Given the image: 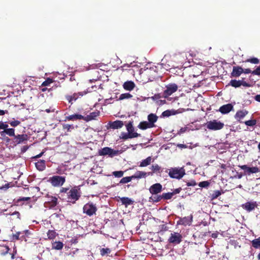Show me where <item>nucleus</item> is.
I'll list each match as a JSON object with an SVG mask.
<instances>
[{"instance_id":"393cba45","label":"nucleus","mask_w":260,"mask_h":260,"mask_svg":"<svg viewBox=\"0 0 260 260\" xmlns=\"http://www.w3.org/2000/svg\"><path fill=\"white\" fill-rule=\"evenodd\" d=\"M6 134L10 137H15V129L14 128H6L5 131L1 132V135L2 136H4V134Z\"/></svg>"},{"instance_id":"9d476101","label":"nucleus","mask_w":260,"mask_h":260,"mask_svg":"<svg viewBox=\"0 0 260 260\" xmlns=\"http://www.w3.org/2000/svg\"><path fill=\"white\" fill-rule=\"evenodd\" d=\"M239 167L244 171L245 175L256 173L259 171V168L257 167H249L247 165H242L239 166Z\"/></svg>"},{"instance_id":"7ed1b4c3","label":"nucleus","mask_w":260,"mask_h":260,"mask_svg":"<svg viewBox=\"0 0 260 260\" xmlns=\"http://www.w3.org/2000/svg\"><path fill=\"white\" fill-rule=\"evenodd\" d=\"M185 170L183 168H174L169 170V175L172 178L180 179L185 175Z\"/></svg>"},{"instance_id":"338daca9","label":"nucleus","mask_w":260,"mask_h":260,"mask_svg":"<svg viewBox=\"0 0 260 260\" xmlns=\"http://www.w3.org/2000/svg\"><path fill=\"white\" fill-rule=\"evenodd\" d=\"M8 113V111L7 110H0V116L4 115L5 114H7Z\"/></svg>"},{"instance_id":"69168bd1","label":"nucleus","mask_w":260,"mask_h":260,"mask_svg":"<svg viewBox=\"0 0 260 260\" xmlns=\"http://www.w3.org/2000/svg\"><path fill=\"white\" fill-rule=\"evenodd\" d=\"M254 99L255 101L260 103V94H257L254 97Z\"/></svg>"},{"instance_id":"39448f33","label":"nucleus","mask_w":260,"mask_h":260,"mask_svg":"<svg viewBox=\"0 0 260 260\" xmlns=\"http://www.w3.org/2000/svg\"><path fill=\"white\" fill-rule=\"evenodd\" d=\"M206 126L208 129L218 131L224 127V123L217 120H213L208 121L206 123Z\"/></svg>"},{"instance_id":"c756f323","label":"nucleus","mask_w":260,"mask_h":260,"mask_svg":"<svg viewBox=\"0 0 260 260\" xmlns=\"http://www.w3.org/2000/svg\"><path fill=\"white\" fill-rule=\"evenodd\" d=\"M63 244L60 241L55 242L52 244V248L56 250H60L63 248Z\"/></svg>"},{"instance_id":"13d9d810","label":"nucleus","mask_w":260,"mask_h":260,"mask_svg":"<svg viewBox=\"0 0 260 260\" xmlns=\"http://www.w3.org/2000/svg\"><path fill=\"white\" fill-rule=\"evenodd\" d=\"M69 188H65V187H62L61 188V189H60V192L61 193H66L67 195L68 194V191H69Z\"/></svg>"},{"instance_id":"5fc2aeb1","label":"nucleus","mask_w":260,"mask_h":260,"mask_svg":"<svg viewBox=\"0 0 260 260\" xmlns=\"http://www.w3.org/2000/svg\"><path fill=\"white\" fill-rule=\"evenodd\" d=\"M196 182L194 180H191L190 181L187 183V185L188 186H194L196 185Z\"/></svg>"},{"instance_id":"ea45409f","label":"nucleus","mask_w":260,"mask_h":260,"mask_svg":"<svg viewBox=\"0 0 260 260\" xmlns=\"http://www.w3.org/2000/svg\"><path fill=\"white\" fill-rule=\"evenodd\" d=\"M110 252H111V250L108 248H103L100 250V253H101V255L102 256H104L106 254H109Z\"/></svg>"},{"instance_id":"5701e85b","label":"nucleus","mask_w":260,"mask_h":260,"mask_svg":"<svg viewBox=\"0 0 260 260\" xmlns=\"http://www.w3.org/2000/svg\"><path fill=\"white\" fill-rule=\"evenodd\" d=\"M36 168L39 171H43L46 168L45 161L44 160H40L35 164Z\"/></svg>"},{"instance_id":"cd10ccee","label":"nucleus","mask_w":260,"mask_h":260,"mask_svg":"<svg viewBox=\"0 0 260 260\" xmlns=\"http://www.w3.org/2000/svg\"><path fill=\"white\" fill-rule=\"evenodd\" d=\"M151 161V157L149 156L147 158H146V159L143 160L141 162L139 166L141 167H146L150 164Z\"/></svg>"},{"instance_id":"79ce46f5","label":"nucleus","mask_w":260,"mask_h":260,"mask_svg":"<svg viewBox=\"0 0 260 260\" xmlns=\"http://www.w3.org/2000/svg\"><path fill=\"white\" fill-rule=\"evenodd\" d=\"M245 62H250L253 64H258L259 63V60L257 58L253 57L251 58L247 59L245 60Z\"/></svg>"},{"instance_id":"72a5a7b5","label":"nucleus","mask_w":260,"mask_h":260,"mask_svg":"<svg viewBox=\"0 0 260 260\" xmlns=\"http://www.w3.org/2000/svg\"><path fill=\"white\" fill-rule=\"evenodd\" d=\"M222 193H223V191H221L220 190H215L213 191L212 194H211V199L212 200H214L217 199L219 196Z\"/></svg>"},{"instance_id":"f257e3e1","label":"nucleus","mask_w":260,"mask_h":260,"mask_svg":"<svg viewBox=\"0 0 260 260\" xmlns=\"http://www.w3.org/2000/svg\"><path fill=\"white\" fill-rule=\"evenodd\" d=\"M127 133L122 132L121 133L120 138L122 140H127L140 137L141 135L135 132V128L133 126V121H130L125 125Z\"/></svg>"},{"instance_id":"4d7b16f0","label":"nucleus","mask_w":260,"mask_h":260,"mask_svg":"<svg viewBox=\"0 0 260 260\" xmlns=\"http://www.w3.org/2000/svg\"><path fill=\"white\" fill-rule=\"evenodd\" d=\"M8 125L6 124H4L3 122L0 123V129H4L5 131Z\"/></svg>"},{"instance_id":"de8ad7c7","label":"nucleus","mask_w":260,"mask_h":260,"mask_svg":"<svg viewBox=\"0 0 260 260\" xmlns=\"http://www.w3.org/2000/svg\"><path fill=\"white\" fill-rule=\"evenodd\" d=\"M21 233L20 232H17L15 234H13L12 235V240H18L19 239V236Z\"/></svg>"},{"instance_id":"f03ea898","label":"nucleus","mask_w":260,"mask_h":260,"mask_svg":"<svg viewBox=\"0 0 260 260\" xmlns=\"http://www.w3.org/2000/svg\"><path fill=\"white\" fill-rule=\"evenodd\" d=\"M80 189H78L77 186H75L72 188L68 191L67 196V202L75 203V202L78 200L81 196L80 192L79 191Z\"/></svg>"},{"instance_id":"a878e982","label":"nucleus","mask_w":260,"mask_h":260,"mask_svg":"<svg viewBox=\"0 0 260 260\" xmlns=\"http://www.w3.org/2000/svg\"><path fill=\"white\" fill-rule=\"evenodd\" d=\"M162 200L161 194L158 195L157 194L155 195H152V196L149 198V201L153 203H158Z\"/></svg>"},{"instance_id":"0eeeda50","label":"nucleus","mask_w":260,"mask_h":260,"mask_svg":"<svg viewBox=\"0 0 260 260\" xmlns=\"http://www.w3.org/2000/svg\"><path fill=\"white\" fill-rule=\"evenodd\" d=\"M178 88V85L175 83H170L166 86V89L164 91L163 96L167 98L173 93L175 92Z\"/></svg>"},{"instance_id":"9b49d317","label":"nucleus","mask_w":260,"mask_h":260,"mask_svg":"<svg viewBox=\"0 0 260 260\" xmlns=\"http://www.w3.org/2000/svg\"><path fill=\"white\" fill-rule=\"evenodd\" d=\"M162 190V186L159 183H156L151 185L149 188V191L152 195L157 194L160 193Z\"/></svg>"},{"instance_id":"412c9836","label":"nucleus","mask_w":260,"mask_h":260,"mask_svg":"<svg viewBox=\"0 0 260 260\" xmlns=\"http://www.w3.org/2000/svg\"><path fill=\"white\" fill-rule=\"evenodd\" d=\"M150 173H146L145 172L138 171L136 173L133 175V179H141L142 178H146L147 175H149Z\"/></svg>"},{"instance_id":"6ab92c4d","label":"nucleus","mask_w":260,"mask_h":260,"mask_svg":"<svg viewBox=\"0 0 260 260\" xmlns=\"http://www.w3.org/2000/svg\"><path fill=\"white\" fill-rule=\"evenodd\" d=\"M100 114V112L99 111L92 112L90 113L87 116H84V118L83 120L86 121H89L93 119H95L96 117H98Z\"/></svg>"},{"instance_id":"58836bf2","label":"nucleus","mask_w":260,"mask_h":260,"mask_svg":"<svg viewBox=\"0 0 260 260\" xmlns=\"http://www.w3.org/2000/svg\"><path fill=\"white\" fill-rule=\"evenodd\" d=\"M62 128L63 129H66L67 132H71V129H73L74 128V126L73 125H71L69 124H63Z\"/></svg>"},{"instance_id":"4468645a","label":"nucleus","mask_w":260,"mask_h":260,"mask_svg":"<svg viewBox=\"0 0 260 260\" xmlns=\"http://www.w3.org/2000/svg\"><path fill=\"white\" fill-rule=\"evenodd\" d=\"M233 109L234 106L232 104H228L221 106L218 111L222 114H226L230 113Z\"/></svg>"},{"instance_id":"052dcab7","label":"nucleus","mask_w":260,"mask_h":260,"mask_svg":"<svg viewBox=\"0 0 260 260\" xmlns=\"http://www.w3.org/2000/svg\"><path fill=\"white\" fill-rule=\"evenodd\" d=\"M183 220H187V218L186 217H184L183 218H181L180 219L178 222H177V224H183V225H185V222L183 221Z\"/></svg>"},{"instance_id":"f3484780","label":"nucleus","mask_w":260,"mask_h":260,"mask_svg":"<svg viewBox=\"0 0 260 260\" xmlns=\"http://www.w3.org/2000/svg\"><path fill=\"white\" fill-rule=\"evenodd\" d=\"M109 125L111 128L115 129L121 128L123 126L124 123L123 121L117 120L116 121L110 122Z\"/></svg>"},{"instance_id":"ddd939ff","label":"nucleus","mask_w":260,"mask_h":260,"mask_svg":"<svg viewBox=\"0 0 260 260\" xmlns=\"http://www.w3.org/2000/svg\"><path fill=\"white\" fill-rule=\"evenodd\" d=\"M242 208L247 212H251L257 207L256 202H247L241 205Z\"/></svg>"},{"instance_id":"aec40b11","label":"nucleus","mask_w":260,"mask_h":260,"mask_svg":"<svg viewBox=\"0 0 260 260\" xmlns=\"http://www.w3.org/2000/svg\"><path fill=\"white\" fill-rule=\"evenodd\" d=\"M248 113V112L246 110L238 111L235 115V118L237 120L240 121L241 119L243 118Z\"/></svg>"},{"instance_id":"09e8293b","label":"nucleus","mask_w":260,"mask_h":260,"mask_svg":"<svg viewBox=\"0 0 260 260\" xmlns=\"http://www.w3.org/2000/svg\"><path fill=\"white\" fill-rule=\"evenodd\" d=\"M30 200V197H22V198H20L19 199H18L16 202L17 203H19V202H21V201H29Z\"/></svg>"},{"instance_id":"473e14b6","label":"nucleus","mask_w":260,"mask_h":260,"mask_svg":"<svg viewBox=\"0 0 260 260\" xmlns=\"http://www.w3.org/2000/svg\"><path fill=\"white\" fill-rule=\"evenodd\" d=\"M162 199L165 200H170L173 197V193L172 192L163 193L161 194Z\"/></svg>"},{"instance_id":"0e129e2a","label":"nucleus","mask_w":260,"mask_h":260,"mask_svg":"<svg viewBox=\"0 0 260 260\" xmlns=\"http://www.w3.org/2000/svg\"><path fill=\"white\" fill-rule=\"evenodd\" d=\"M252 71L250 69H243V72L245 74H249L251 73L252 74Z\"/></svg>"},{"instance_id":"f8f14e48","label":"nucleus","mask_w":260,"mask_h":260,"mask_svg":"<svg viewBox=\"0 0 260 260\" xmlns=\"http://www.w3.org/2000/svg\"><path fill=\"white\" fill-rule=\"evenodd\" d=\"M28 138L29 137L26 134L18 135L15 136L13 142L16 144H22L27 141Z\"/></svg>"},{"instance_id":"c85d7f7f","label":"nucleus","mask_w":260,"mask_h":260,"mask_svg":"<svg viewBox=\"0 0 260 260\" xmlns=\"http://www.w3.org/2000/svg\"><path fill=\"white\" fill-rule=\"evenodd\" d=\"M176 113V111L173 110H167L164 111L162 113L161 116L162 117H169L171 115H175Z\"/></svg>"},{"instance_id":"e433bc0d","label":"nucleus","mask_w":260,"mask_h":260,"mask_svg":"<svg viewBox=\"0 0 260 260\" xmlns=\"http://www.w3.org/2000/svg\"><path fill=\"white\" fill-rule=\"evenodd\" d=\"M132 95L129 93H125L121 94L119 96V100H123L125 99H130L132 97Z\"/></svg>"},{"instance_id":"a211bd4d","label":"nucleus","mask_w":260,"mask_h":260,"mask_svg":"<svg viewBox=\"0 0 260 260\" xmlns=\"http://www.w3.org/2000/svg\"><path fill=\"white\" fill-rule=\"evenodd\" d=\"M147 119L148 122L151 125L152 127L155 126V122H156L158 119V117L155 114L151 113L148 115Z\"/></svg>"},{"instance_id":"603ef678","label":"nucleus","mask_w":260,"mask_h":260,"mask_svg":"<svg viewBox=\"0 0 260 260\" xmlns=\"http://www.w3.org/2000/svg\"><path fill=\"white\" fill-rule=\"evenodd\" d=\"M168 230V227L165 224H161L159 226V231H166Z\"/></svg>"},{"instance_id":"4c0bfd02","label":"nucleus","mask_w":260,"mask_h":260,"mask_svg":"<svg viewBox=\"0 0 260 260\" xmlns=\"http://www.w3.org/2000/svg\"><path fill=\"white\" fill-rule=\"evenodd\" d=\"M256 119H251L245 121L244 123L247 126H253L256 124Z\"/></svg>"},{"instance_id":"6e6d98bb","label":"nucleus","mask_w":260,"mask_h":260,"mask_svg":"<svg viewBox=\"0 0 260 260\" xmlns=\"http://www.w3.org/2000/svg\"><path fill=\"white\" fill-rule=\"evenodd\" d=\"M77 98L78 97L77 96V95L74 94L73 96H69L68 100H69V102H71L73 100L75 101Z\"/></svg>"},{"instance_id":"20e7f679","label":"nucleus","mask_w":260,"mask_h":260,"mask_svg":"<svg viewBox=\"0 0 260 260\" xmlns=\"http://www.w3.org/2000/svg\"><path fill=\"white\" fill-rule=\"evenodd\" d=\"M98 209L95 204L92 202H88L85 204L83 207V212L84 213L91 216L95 214Z\"/></svg>"},{"instance_id":"c03bdc74","label":"nucleus","mask_w":260,"mask_h":260,"mask_svg":"<svg viewBox=\"0 0 260 260\" xmlns=\"http://www.w3.org/2000/svg\"><path fill=\"white\" fill-rule=\"evenodd\" d=\"M50 204L51 207L56 206L57 204V199L55 197H52Z\"/></svg>"},{"instance_id":"37998d69","label":"nucleus","mask_w":260,"mask_h":260,"mask_svg":"<svg viewBox=\"0 0 260 260\" xmlns=\"http://www.w3.org/2000/svg\"><path fill=\"white\" fill-rule=\"evenodd\" d=\"M53 82V80L50 78H48L42 84V86H46L49 85L51 83Z\"/></svg>"},{"instance_id":"a19ab883","label":"nucleus","mask_w":260,"mask_h":260,"mask_svg":"<svg viewBox=\"0 0 260 260\" xmlns=\"http://www.w3.org/2000/svg\"><path fill=\"white\" fill-rule=\"evenodd\" d=\"M210 182L208 181H204L200 182L199 183V186L200 187L202 188H206L208 187L210 185Z\"/></svg>"},{"instance_id":"4be33fe9","label":"nucleus","mask_w":260,"mask_h":260,"mask_svg":"<svg viewBox=\"0 0 260 260\" xmlns=\"http://www.w3.org/2000/svg\"><path fill=\"white\" fill-rule=\"evenodd\" d=\"M123 88L126 90L131 91L134 89L135 84L133 81H128L124 83L123 85Z\"/></svg>"},{"instance_id":"774afa93","label":"nucleus","mask_w":260,"mask_h":260,"mask_svg":"<svg viewBox=\"0 0 260 260\" xmlns=\"http://www.w3.org/2000/svg\"><path fill=\"white\" fill-rule=\"evenodd\" d=\"M28 148V147L27 146H23L22 148H21V152H25L27 150Z\"/></svg>"},{"instance_id":"a18cd8bd","label":"nucleus","mask_w":260,"mask_h":260,"mask_svg":"<svg viewBox=\"0 0 260 260\" xmlns=\"http://www.w3.org/2000/svg\"><path fill=\"white\" fill-rule=\"evenodd\" d=\"M113 175L116 177H121L123 175V172L122 171H114L113 172Z\"/></svg>"},{"instance_id":"2f4dec72","label":"nucleus","mask_w":260,"mask_h":260,"mask_svg":"<svg viewBox=\"0 0 260 260\" xmlns=\"http://www.w3.org/2000/svg\"><path fill=\"white\" fill-rule=\"evenodd\" d=\"M229 85L235 88L239 87L241 86V80H231Z\"/></svg>"},{"instance_id":"1a4fd4ad","label":"nucleus","mask_w":260,"mask_h":260,"mask_svg":"<svg viewBox=\"0 0 260 260\" xmlns=\"http://www.w3.org/2000/svg\"><path fill=\"white\" fill-rule=\"evenodd\" d=\"M118 153V150H115L110 147H105L102 149L99 150V154L101 156H105L108 155L109 156L112 157L115 155H117Z\"/></svg>"},{"instance_id":"c9c22d12","label":"nucleus","mask_w":260,"mask_h":260,"mask_svg":"<svg viewBox=\"0 0 260 260\" xmlns=\"http://www.w3.org/2000/svg\"><path fill=\"white\" fill-rule=\"evenodd\" d=\"M133 179V176L125 177L122 178L120 181V183H126L131 181V180Z\"/></svg>"},{"instance_id":"864d4df0","label":"nucleus","mask_w":260,"mask_h":260,"mask_svg":"<svg viewBox=\"0 0 260 260\" xmlns=\"http://www.w3.org/2000/svg\"><path fill=\"white\" fill-rule=\"evenodd\" d=\"M187 129H188V127H186V126H185V127H181L179 129V131H178V134L181 135V134H183V133H185V132H186Z\"/></svg>"},{"instance_id":"423d86ee","label":"nucleus","mask_w":260,"mask_h":260,"mask_svg":"<svg viewBox=\"0 0 260 260\" xmlns=\"http://www.w3.org/2000/svg\"><path fill=\"white\" fill-rule=\"evenodd\" d=\"M49 181L53 186H60L64 183L66 177L61 176H53L49 178Z\"/></svg>"},{"instance_id":"49530a36","label":"nucleus","mask_w":260,"mask_h":260,"mask_svg":"<svg viewBox=\"0 0 260 260\" xmlns=\"http://www.w3.org/2000/svg\"><path fill=\"white\" fill-rule=\"evenodd\" d=\"M151 169L153 173H155L159 171L160 167L158 165H152L151 167Z\"/></svg>"},{"instance_id":"e2e57ef3","label":"nucleus","mask_w":260,"mask_h":260,"mask_svg":"<svg viewBox=\"0 0 260 260\" xmlns=\"http://www.w3.org/2000/svg\"><path fill=\"white\" fill-rule=\"evenodd\" d=\"M243 85L245 87H250V85L248 83H247L245 81H241V86Z\"/></svg>"},{"instance_id":"3c124183","label":"nucleus","mask_w":260,"mask_h":260,"mask_svg":"<svg viewBox=\"0 0 260 260\" xmlns=\"http://www.w3.org/2000/svg\"><path fill=\"white\" fill-rule=\"evenodd\" d=\"M10 124L12 126L15 127L20 124V121L18 120H14L10 122Z\"/></svg>"},{"instance_id":"8fccbe9b","label":"nucleus","mask_w":260,"mask_h":260,"mask_svg":"<svg viewBox=\"0 0 260 260\" xmlns=\"http://www.w3.org/2000/svg\"><path fill=\"white\" fill-rule=\"evenodd\" d=\"M252 74L254 75L260 76V66L257 67L252 71Z\"/></svg>"},{"instance_id":"2eb2a0df","label":"nucleus","mask_w":260,"mask_h":260,"mask_svg":"<svg viewBox=\"0 0 260 260\" xmlns=\"http://www.w3.org/2000/svg\"><path fill=\"white\" fill-rule=\"evenodd\" d=\"M243 72V69L240 66H234L233 68V71L231 73V76L233 77H238Z\"/></svg>"},{"instance_id":"7c9ffc66","label":"nucleus","mask_w":260,"mask_h":260,"mask_svg":"<svg viewBox=\"0 0 260 260\" xmlns=\"http://www.w3.org/2000/svg\"><path fill=\"white\" fill-rule=\"evenodd\" d=\"M252 246L255 248H260V237L251 241Z\"/></svg>"},{"instance_id":"6e6552de","label":"nucleus","mask_w":260,"mask_h":260,"mask_svg":"<svg viewBox=\"0 0 260 260\" xmlns=\"http://www.w3.org/2000/svg\"><path fill=\"white\" fill-rule=\"evenodd\" d=\"M182 240V235L177 232L172 233L168 240L169 243L172 244L174 245L180 244Z\"/></svg>"},{"instance_id":"f704fd0d","label":"nucleus","mask_w":260,"mask_h":260,"mask_svg":"<svg viewBox=\"0 0 260 260\" xmlns=\"http://www.w3.org/2000/svg\"><path fill=\"white\" fill-rule=\"evenodd\" d=\"M47 237L49 239H53L56 237V232L53 230H49L47 232Z\"/></svg>"},{"instance_id":"b1692460","label":"nucleus","mask_w":260,"mask_h":260,"mask_svg":"<svg viewBox=\"0 0 260 260\" xmlns=\"http://www.w3.org/2000/svg\"><path fill=\"white\" fill-rule=\"evenodd\" d=\"M138 127L140 129H142V130H145L147 128H152V127L150 124V123L146 121H142V122H140Z\"/></svg>"},{"instance_id":"680f3d73","label":"nucleus","mask_w":260,"mask_h":260,"mask_svg":"<svg viewBox=\"0 0 260 260\" xmlns=\"http://www.w3.org/2000/svg\"><path fill=\"white\" fill-rule=\"evenodd\" d=\"M9 187H10V184H9V183H7V184H6L5 185H3V186H1V187H0V189H1V190H7L8 188H9Z\"/></svg>"},{"instance_id":"bf43d9fd","label":"nucleus","mask_w":260,"mask_h":260,"mask_svg":"<svg viewBox=\"0 0 260 260\" xmlns=\"http://www.w3.org/2000/svg\"><path fill=\"white\" fill-rule=\"evenodd\" d=\"M181 190L182 189L181 187L174 189V190L173 192H172V193H173V196L180 193Z\"/></svg>"},{"instance_id":"bb28decb","label":"nucleus","mask_w":260,"mask_h":260,"mask_svg":"<svg viewBox=\"0 0 260 260\" xmlns=\"http://www.w3.org/2000/svg\"><path fill=\"white\" fill-rule=\"evenodd\" d=\"M120 201L123 205L127 206L128 205H130L133 204V201L127 197H122L120 198Z\"/></svg>"},{"instance_id":"dca6fc26","label":"nucleus","mask_w":260,"mask_h":260,"mask_svg":"<svg viewBox=\"0 0 260 260\" xmlns=\"http://www.w3.org/2000/svg\"><path fill=\"white\" fill-rule=\"evenodd\" d=\"M84 118V116L79 114H74L65 117L64 121H75L77 120H81Z\"/></svg>"}]
</instances>
